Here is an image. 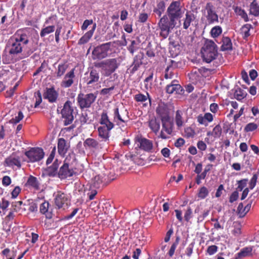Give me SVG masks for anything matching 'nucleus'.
<instances>
[{"label": "nucleus", "instance_id": "obj_1", "mask_svg": "<svg viewBox=\"0 0 259 259\" xmlns=\"http://www.w3.org/2000/svg\"><path fill=\"white\" fill-rule=\"evenodd\" d=\"M28 41V37L26 34L22 31H17L9 40L7 47L9 54L12 55L20 54Z\"/></svg>", "mask_w": 259, "mask_h": 259}, {"label": "nucleus", "instance_id": "obj_2", "mask_svg": "<svg viewBox=\"0 0 259 259\" xmlns=\"http://www.w3.org/2000/svg\"><path fill=\"white\" fill-rule=\"evenodd\" d=\"M202 57L206 63H210L217 56V47L212 40L207 39L201 49Z\"/></svg>", "mask_w": 259, "mask_h": 259}, {"label": "nucleus", "instance_id": "obj_3", "mask_svg": "<svg viewBox=\"0 0 259 259\" xmlns=\"http://www.w3.org/2000/svg\"><path fill=\"white\" fill-rule=\"evenodd\" d=\"M94 66L96 67L101 68L103 75L108 77L118 68L119 63L117 62V59L112 58L95 63Z\"/></svg>", "mask_w": 259, "mask_h": 259}, {"label": "nucleus", "instance_id": "obj_4", "mask_svg": "<svg viewBox=\"0 0 259 259\" xmlns=\"http://www.w3.org/2000/svg\"><path fill=\"white\" fill-rule=\"evenodd\" d=\"M183 14L180 2L173 1L167 9L166 16L172 23L177 24L176 20L181 18Z\"/></svg>", "mask_w": 259, "mask_h": 259}, {"label": "nucleus", "instance_id": "obj_5", "mask_svg": "<svg viewBox=\"0 0 259 259\" xmlns=\"http://www.w3.org/2000/svg\"><path fill=\"white\" fill-rule=\"evenodd\" d=\"M203 16L206 18V25H210L219 22V17L214 10V7L210 3L206 4L202 10Z\"/></svg>", "mask_w": 259, "mask_h": 259}, {"label": "nucleus", "instance_id": "obj_6", "mask_svg": "<svg viewBox=\"0 0 259 259\" xmlns=\"http://www.w3.org/2000/svg\"><path fill=\"white\" fill-rule=\"evenodd\" d=\"M158 25L160 30V35L163 38H166L176 24L172 23L166 15H164L159 20Z\"/></svg>", "mask_w": 259, "mask_h": 259}, {"label": "nucleus", "instance_id": "obj_7", "mask_svg": "<svg viewBox=\"0 0 259 259\" xmlns=\"http://www.w3.org/2000/svg\"><path fill=\"white\" fill-rule=\"evenodd\" d=\"M97 98V94L90 93L84 94L80 93L78 95L77 101L81 109L88 108L95 102Z\"/></svg>", "mask_w": 259, "mask_h": 259}, {"label": "nucleus", "instance_id": "obj_8", "mask_svg": "<svg viewBox=\"0 0 259 259\" xmlns=\"http://www.w3.org/2000/svg\"><path fill=\"white\" fill-rule=\"evenodd\" d=\"M72 103L70 101H67L64 104L63 108L61 113L62 117L64 119L63 122L65 125L71 124L73 119V109L72 106Z\"/></svg>", "mask_w": 259, "mask_h": 259}, {"label": "nucleus", "instance_id": "obj_9", "mask_svg": "<svg viewBox=\"0 0 259 259\" xmlns=\"http://www.w3.org/2000/svg\"><path fill=\"white\" fill-rule=\"evenodd\" d=\"M110 47V42H107L95 47L92 51V59L94 60H102L107 57Z\"/></svg>", "mask_w": 259, "mask_h": 259}, {"label": "nucleus", "instance_id": "obj_10", "mask_svg": "<svg viewBox=\"0 0 259 259\" xmlns=\"http://www.w3.org/2000/svg\"><path fill=\"white\" fill-rule=\"evenodd\" d=\"M162 123V130L159 137L162 139L169 138L173 131L174 122L171 117L161 120Z\"/></svg>", "mask_w": 259, "mask_h": 259}, {"label": "nucleus", "instance_id": "obj_11", "mask_svg": "<svg viewBox=\"0 0 259 259\" xmlns=\"http://www.w3.org/2000/svg\"><path fill=\"white\" fill-rule=\"evenodd\" d=\"M25 155L29 159L28 161L35 162L41 160L44 157L45 153L41 148H31L25 152Z\"/></svg>", "mask_w": 259, "mask_h": 259}, {"label": "nucleus", "instance_id": "obj_12", "mask_svg": "<svg viewBox=\"0 0 259 259\" xmlns=\"http://www.w3.org/2000/svg\"><path fill=\"white\" fill-rule=\"evenodd\" d=\"M135 142L139 148L147 152H153L154 146L152 141L142 137H137Z\"/></svg>", "mask_w": 259, "mask_h": 259}, {"label": "nucleus", "instance_id": "obj_13", "mask_svg": "<svg viewBox=\"0 0 259 259\" xmlns=\"http://www.w3.org/2000/svg\"><path fill=\"white\" fill-rule=\"evenodd\" d=\"M84 77V81L89 87H94L98 85L100 79V74L98 71L92 69L89 73H85Z\"/></svg>", "mask_w": 259, "mask_h": 259}, {"label": "nucleus", "instance_id": "obj_14", "mask_svg": "<svg viewBox=\"0 0 259 259\" xmlns=\"http://www.w3.org/2000/svg\"><path fill=\"white\" fill-rule=\"evenodd\" d=\"M55 203L58 208L65 209L69 203L67 195L61 191L58 192L55 197Z\"/></svg>", "mask_w": 259, "mask_h": 259}, {"label": "nucleus", "instance_id": "obj_15", "mask_svg": "<svg viewBox=\"0 0 259 259\" xmlns=\"http://www.w3.org/2000/svg\"><path fill=\"white\" fill-rule=\"evenodd\" d=\"M7 166L13 168H20L21 166V156L17 153H14L5 160Z\"/></svg>", "mask_w": 259, "mask_h": 259}, {"label": "nucleus", "instance_id": "obj_16", "mask_svg": "<svg viewBox=\"0 0 259 259\" xmlns=\"http://www.w3.org/2000/svg\"><path fill=\"white\" fill-rule=\"evenodd\" d=\"M74 174V171L72 167L66 163H63L58 170V178L61 180L66 179L73 176Z\"/></svg>", "mask_w": 259, "mask_h": 259}, {"label": "nucleus", "instance_id": "obj_17", "mask_svg": "<svg viewBox=\"0 0 259 259\" xmlns=\"http://www.w3.org/2000/svg\"><path fill=\"white\" fill-rule=\"evenodd\" d=\"M156 113L160 120L170 117L168 106L164 103H160L158 104L156 109Z\"/></svg>", "mask_w": 259, "mask_h": 259}, {"label": "nucleus", "instance_id": "obj_18", "mask_svg": "<svg viewBox=\"0 0 259 259\" xmlns=\"http://www.w3.org/2000/svg\"><path fill=\"white\" fill-rule=\"evenodd\" d=\"M125 118L120 113L118 108L116 107L113 109V121L122 131L125 129L127 121Z\"/></svg>", "mask_w": 259, "mask_h": 259}, {"label": "nucleus", "instance_id": "obj_19", "mask_svg": "<svg viewBox=\"0 0 259 259\" xmlns=\"http://www.w3.org/2000/svg\"><path fill=\"white\" fill-rule=\"evenodd\" d=\"M44 98L47 99L50 103H55L57 101L59 93L55 90L54 87L51 88H47L43 94Z\"/></svg>", "mask_w": 259, "mask_h": 259}, {"label": "nucleus", "instance_id": "obj_20", "mask_svg": "<svg viewBox=\"0 0 259 259\" xmlns=\"http://www.w3.org/2000/svg\"><path fill=\"white\" fill-rule=\"evenodd\" d=\"M75 69H72L70 71L67 72L63 79L61 82V86L64 88L70 87L74 82V78H75L74 74Z\"/></svg>", "mask_w": 259, "mask_h": 259}, {"label": "nucleus", "instance_id": "obj_21", "mask_svg": "<svg viewBox=\"0 0 259 259\" xmlns=\"http://www.w3.org/2000/svg\"><path fill=\"white\" fill-rule=\"evenodd\" d=\"M182 91V87L178 83V81L176 80H172L171 83L168 84L166 87V92L169 94H180Z\"/></svg>", "mask_w": 259, "mask_h": 259}, {"label": "nucleus", "instance_id": "obj_22", "mask_svg": "<svg viewBox=\"0 0 259 259\" xmlns=\"http://www.w3.org/2000/svg\"><path fill=\"white\" fill-rule=\"evenodd\" d=\"M70 145L67 141L63 138H60L58 141V152L59 154L64 156L67 153Z\"/></svg>", "mask_w": 259, "mask_h": 259}, {"label": "nucleus", "instance_id": "obj_23", "mask_svg": "<svg viewBox=\"0 0 259 259\" xmlns=\"http://www.w3.org/2000/svg\"><path fill=\"white\" fill-rule=\"evenodd\" d=\"M60 162L58 159H56L52 165L48 167L46 169V174L49 177H57L58 174V167Z\"/></svg>", "mask_w": 259, "mask_h": 259}, {"label": "nucleus", "instance_id": "obj_24", "mask_svg": "<svg viewBox=\"0 0 259 259\" xmlns=\"http://www.w3.org/2000/svg\"><path fill=\"white\" fill-rule=\"evenodd\" d=\"M196 19V16L191 11H187L185 17L182 19L183 27L184 29H187Z\"/></svg>", "mask_w": 259, "mask_h": 259}, {"label": "nucleus", "instance_id": "obj_25", "mask_svg": "<svg viewBox=\"0 0 259 259\" xmlns=\"http://www.w3.org/2000/svg\"><path fill=\"white\" fill-rule=\"evenodd\" d=\"M96 28V24L95 23L93 26L92 29L87 32L78 40V45H81L85 44H87L89 41L90 40V39L92 38L94 31Z\"/></svg>", "mask_w": 259, "mask_h": 259}, {"label": "nucleus", "instance_id": "obj_26", "mask_svg": "<svg viewBox=\"0 0 259 259\" xmlns=\"http://www.w3.org/2000/svg\"><path fill=\"white\" fill-rule=\"evenodd\" d=\"M100 123L107 127L109 130H112L114 127V123L111 122L106 111H103L101 115Z\"/></svg>", "mask_w": 259, "mask_h": 259}, {"label": "nucleus", "instance_id": "obj_27", "mask_svg": "<svg viewBox=\"0 0 259 259\" xmlns=\"http://www.w3.org/2000/svg\"><path fill=\"white\" fill-rule=\"evenodd\" d=\"M213 116L210 113H206L203 116L199 115L198 116L197 119L199 124L207 126L209 122L213 120Z\"/></svg>", "mask_w": 259, "mask_h": 259}, {"label": "nucleus", "instance_id": "obj_28", "mask_svg": "<svg viewBox=\"0 0 259 259\" xmlns=\"http://www.w3.org/2000/svg\"><path fill=\"white\" fill-rule=\"evenodd\" d=\"M184 112L181 110H178L176 112L175 121L178 129L182 127L185 123V118L183 117Z\"/></svg>", "mask_w": 259, "mask_h": 259}, {"label": "nucleus", "instance_id": "obj_29", "mask_svg": "<svg viewBox=\"0 0 259 259\" xmlns=\"http://www.w3.org/2000/svg\"><path fill=\"white\" fill-rule=\"evenodd\" d=\"M49 203L45 201L43 202L39 206L40 212L46 215L47 219H50L52 218V213L49 211Z\"/></svg>", "mask_w": 259, "mask_h": 259}, {"label": "nucleus", "instance_id": "obj_30", "mask_svg": "<svg viewBox=\"0 0 259 259\" xmlns=\"http://www.w3.org/2000/svg\"><path fill=\"white\" fill-rule=\"evenodd\" d=\"M111 130H109L107 127L101 126L98 128V135L103 141H107L109 140V132Z\"/></svg>", "mask_w": 259, "mask_h": 259}, {"label": "nucleus", "instance_id": "obj_31", "mask_svg": "<svg viewBox=\"0 0 259 259\" xmlns=\"http://www.w3.org/2000/svg\"><path fill=\"white\" fill-rule=\"evenodd\" d=\"M39 183L37 179L32 176H30L26 182V185L30 187L34 190H38L39 189Z\"/></svg>", "mask_w": 259, "mask_h": 259}, {"label": "nucleus", "instance_id": "obj_32", "mask_svg": "<svg viewBox=\"0 0 259 259\" xmlns=\"http://www.w3.org/2000/svg\"><path fill=\"white\" fill-rule=\"evenodd\" d=\"M252 248L246 247L242 248L240 252L236 254L235 259H241L243 257L249 256L251 254Z\"/></svg>", "mask_w": 259, "mask_h": 259}, {"label": "nucleus", "instance_id": "obj_33", "mask_svg": "<svg viewBox=\"0 0 259 259\" xmlns=\"http://www.w3.org/2000/svg\"><path fill=\"white\" fill-rule=\"evenodd\" d=\"M83 145L84 147H88L90 149H97L99 147L98 142L94 139L90 138L84 141Z\"/></svg>", "mask_w": 259, "mask_h": 259}, {"label": "nucleus", "instance_id": "obj_34", "mask_svg": "<svg viewBox=\"0 0 259 259\" xmlns=\"http://www.w3.org/2000/svg\"><path fill=\"white\" fill-rule=\"evenodd\" d=\"M149 127L155 134H157L160 129V122L155 118H152L149 121Z\"/></svg>", "mask_w": 259, "mask_h": 259}, {"label": "nucleus", "instance_id": "obj_35", "mask_svg": "<svg viewBox=\"0 0 259 259\" xmlns=\"http://www.w3.org/2000/svg\"><path fill=\"white\" fill-rule=\"evenodd\" d=\"M221 49L222 51L231 50L232 49V41L229 37L224 36L223 37Z\"/></svg>", "mask_w": 259, "mask_h": 259}, {"label": "nucleus", "instance_id": "obj_36", "mask_svg": "<svg viewBox=\"0 0 259 259\" xmlns=\"http://www.w3.org/2000/svg\"><path fill=\"white\" fill-rule=\"evenodd\" d=\"M134 99L138 102H144L148 99L149 103L151 104V98L148 93L146 95L141 93L136 94L134 96Z\"/></svg>", "mask_w": 259, "mask_h": 259}, {"label": "nucleus", "instance_id": "obj_37", "mask_svg": "<svg viewBox=\"0 0 259 259\" xmlns=\"http://www.w3.org/2000/svg\"><path fill=\"white\" fill-rule=\"evenodd\" d=\"M246 95V92L239 88H237L234 93V98L238 101H241L245 98Z\"/></svg>", "mask_w": 259, "mask_h": 259}, {"label": "nucleus", "instance_id": "obj_38", "mask_svg": "<svg viewBox=\"0 0 259 259\" xmlns=\"http://www.w3.org/2000/svg\"><path fill=\"white\" fill-rule=\"evenodd\" d=\"M75 155L73 152L69 153L65 158L64 163H66L67 165L71 167L75 162Z\"/></svg>", "mask_w": 259, "mask_h": 259}, {"label": "nucleus", "instance_id": "obj_39", "mask_svg": "<svg viewBox=\"0 0 259 259\" xmlns=\"http://www.w3.org/2000/svg\"><path fill=\"white\" fill-rule=\"evenodd\" d=\"M250 13L255 16L259 15V6L255 0H253L250 4Z\"/></svg>", "mask_w": 259, "mask_h": 259}, {"label": "nucleus", "instance_id": "obj_40", "mask_svg": "<svg viewBox=\"0 0 259 259\" xmlns=\"http://www.w3.org/2000/svg\"><path fill=\"white\" fill-rule=\"evenodd\" d=\"M142 64V58L141 56L137 55L135 57L134 62L132 64V71L135 72L138 70L140 65Z\"/></svg>", "mask_w": 259, "mask_h": 259}, {"label": "nucleus", "instance_id": "obj_41", "mask_svg": "<svg viewBox=\"0 0 259 259\" xmlns=\"http://www.w3.org/2000/svg\"><path fill=\"white\" fill-rule=\"evenodd\" d=\"M68 67V65L66 63L59 64L56 71L57 77H60L62 76L66 71Z\"/></svg>", "mask_w": 259, "mask_h": 259}, {"label": "nucleus", "instance_id": "obj_42", "mask_svg": "<svg viewBox=\"0 0 259 259\" xmlns=\"http://www.w3.org/2000/svg\"><path fill=\"white\" fill-rule=\"evenodd\" d=\"M222 31L221 26H215L211 28L210 33L212 37L217 38L222 34Z\"/></svg>", "mask_w": 259, "mask_h": 259}, {"label": "nucleus", "instance_id": "obj_43", "mask_svg": "<svg viewBox=\"0 0 259 259\" xmlns=\"http://www.w3.org/2000/svg\"><path fill=\"white\" fill-rule=\"evenodd\" d=\"M55 30L54 25L49 26L41 29L40 32V35L41 37H45L46 35L53 32Z\"/></svg>", "mask_w": 259, "mask_h": 259}, {"label": "nucleus", "instance_id": "obj_44", "mask_svg": "<svg viewBox=\"0 0 259 259\" xmlns=\"http://www.w3.org/2000/svg\"><path fill=\"white\" fill-rule=\"evenodd\" d=\"M209 194V191L207 188L204 186L201 187L198 191L197 196L200 199H204Z\"/></svg>", "mask_w": 259, "mask_h": 259}, {"label": "nucleus", "instance_id": "obj_45", "mask_svg": "<svg viewBox=\"0 0 259 259\" xmlns=\"http://www.w3.org/2000/svg\"><path fill=\"white\" fill-rule=\"evenodd\" d=\"M209 168L205 167L204 171L201 173L197 175L196 178V183L197 184L199 185L201 183V180L205 178L207 172L209 171Z\"/></svg>", "mask_w": 259, "mask_h": 259}, {"label": "nucleus", "instance_id": "obj_46", "mask_svg": "<svg viewBox=\"0 0 259 259\" xmlns=\"http://www.w3.org/2000/svg\"><path fill=\"white\" fill-rule=\"evenodd\" d=\"M103 183V180L101 176H96L93 180V186L96 188H99Z\"/></svg>", "mask_w": 259, "mask_h": 259}, {"label": "nucleus", "instance_id": "obj_47", "mask_svg": "<svg viewBox=\"0 0 259 259\" xmlns=\"http://www.w3.org/2000/svg\"><path fill=\"white\" fill-rule=\"evenodd\" d=\"M24 117L23 113L21 111H19L18 115L15 116V117L12 118L9 121L10 123L12 124H17Z\"/></svg>", "mask_w": 259, "mask_h": 259}, {"label": "nucleus", "instance_id": "obj_48", "mask_svg": "<svg viewBox=\"0 0 259 259\" xmlns=\"http://www.w3.org/2000/svg\"><path fill=\"white\" fill-rule=\"evenodd\" d=\"M213 137L214 138H219L220 137L222 133V129L220 124L217 125L213 129Z\"/></svg>", "mask_w": 259, "mask_h": 259}, {"label": "nucleus", "instance_id": "obj_49", "mask_svg": "<svg viewBox=\"0 0 259 259\" xmlns=\"http://www.w3.org/2000/svg\"><path fill=\"white\" fill-rule=\"evenodd\" d=\"M204 68H200V69H195V70H193L191 73L190 78H194L195 79H197L200 77V74L202 73V71H204Z\"/></svg>", "mask_w": 259, "mask_h": 259}, {"label": "nucleus", "instance_id": "obj_50", "mask_svg": "<svg viewBox=\"0 0 259 259\" xmlns=\"http://www.w3.org/2000/svg\"><path fill=\"white\" fill-rule=\"evenodd\" d=\"M235 12L237 15L240 16L242 18H243L245 21H248L247 15L244 10L241 9L240 8L236 7L235 9Z\"/></svg>", "mask_w": 259, "mask_h": 259}, {"label": "nucleus", "instance_id": "obj_51", "mask_svg": "<svg viewBox=\"0 0 259 259\" xmlns=\"http://www.w3.org/2000/svg\"><path fill=\"white\" fill-rule=\"evenodd\" d=\"M257 127V125L254 122L249 123L245 126L244 131L246 132H252L255 130Z\"/></svg>", "mask_w": 259, "mask_h": 259}, {"label": "nucleus", "instance_id": "obj_52", "mask_svg": "<svg viewBox=\"0 0 259 259\" xmlns=\"http://www.w3.org/2000/svg\"><path fill=\"white\" fill-rule=\"evenodd\" d=\"M248 180L246 179H244L238 181L237 182L238 187L237 190L241 191L246 186Z\"/></svg>", "mask_w": 259, "mask_h": 259}, {"label": "nucleus", "instance_id": "obj_53", "mask_svg": "<svg viewBox=\"0 0 259 259\" xmlns=\"http://www.w3.org/2000/svg\"><path fill=\"white\" fill-rule=\"evenodd\" d=\"M244 207L243 206V203H240L237 209L238 214L240 217H243L246 214V212L245 211V210H244Z\"/></svg>", "mask_w": 259, "mask_h": 259}, {"label": "nucleus", "instance_id": "obj_54", "mask_svg": "<svg viewBox=\"0 0 259 259\" xmlns=\"http://www.w3.org/2000/svg\"><path fill=\"white\" fill-rule=\"evenodd\" d=\"M195 245V242L193 241L190 244H189L188 247L186 248L185 250L186 254L190 257L192 255L193 251L194 246Z\"/></svg>", "mask_w": 259, "mask_h": 259}, {"label": "nucleus", "instance_id": "obj_55", "mask_svg": "<svg viewBox=\"0 0 259 259\" xmlns=\"http://www.w3.org/2000/svg\"><path fill=\"white\" fill-rule=\"evenodd\" d=\"M157 9L156 11L157 14L160 16L165 8V4L164 2L161 1L157 4Z\"/></svg>", "mask_w": 259, "mask_h": 259}, {"label": "nucleus", "instance_id": "obj_56", "mask_svg": "<svg viewBox=\"0 0 259 259\" xmlns=\"http://www.w3.org/2000/svg\"><path fill=\"white\" fill-rule=\"evenodd\" d=\"M184 133L186 136H187L188 138L193 137L195 135L194 130L190 127H186L185 129Z\"/></svg>", "mask_w": 259, "mask_h": 259}, {"label": "nucleus", "instance_id": "obj_57", "mask_svg": "<svg viewBox=\"0 0 259 259\" xmlns=\"http://www.w3.org/2000/svg\"><path fill=\"white\" fill-rule=\"evenodd\" d=\"M257 179V175L256 174H254L252 178L251 179L249 184V187L251 190L253 189L255 187L256 184Z\"/></svg>", "mask_w": 259, "mask_h": 259}, {"label": "nucleus", "instance_id": "obj_58", "mask_svg": "<svg viewBox=\"0 0 259 259\" xmlns=\"http://www.w3.org/2000/svg\"><path fill=\"white\" fill-rule=\"evenodd\" d=\"M137 45V42L135 40L132 41L131 45L128 48V50L131 54H133L134 52L138 49V47Z\"/></svg>", "mask_w": 259, "mask_h": 259}, {"label": "nucleus", "instance_id": "obj_59", "mask_svg": "<svg viewBox=\"0 0 259 259\" xmlns=\"http://www.w3.org/2000/svg\"><path fill=\"white\" fill-rule=\"evenodd\" d=\"M251 27V25L246 24L242 27V31L244 34V37H247L250 35L249 30Z\"/></svg>", "mask_w": 259, "mask_h": 259}, {"label": "nucleus", "instance_id": "obj_60", "mask_svg": "<svg viewBox=\"0 0 259 259\" xmlns=\"http://www.w3.org/2000/svg\"><path fill=\"white\" fill-rule=\"evenodd\" d=\"M172 68V67L170 66H167L165 69L164 77L166 79H171L173 77L174 73L169 70Z\"/></svg>", "mask_w": 259, "mask_h": 259}, {"label": "nucleus", "instance_id": "obj_61", "mask_svg": "<svg viewBox=\"0 0 259 259\" xmlns=\"http://www.w3.org/2000/svg\"><path fill=\"white\" fill-rule=\"evenodd\" d=\"M238 197L239 193L237 191H235L231 194L229 197V202L230 203H233L238 199Z\"/></svg>", "mask_w": 259, "mask_h": 259}, {"label": "nucleus", "instance_id": "obj_62", "mask_svg": "<svg viewBox=\"0 0 259 259\" xmlns=\"http://www.w3.org/2000/svg\"><path fill=\"white\" fill-rule=\"evenodd\" d=\"M192 217V210L190 207H188L186 210L184 218L187 222H189L191 218Z\"/></svg>", "mask_w": 259, "mask_h": 259}, {"label": "nucleus", "instance_id": "obj_63", "mask_svg": "<svg viewBox=\"0 0 259 259\" xmlns=\"http://www.w3.org/2000/svg\"><path fill=\"white\" fill-rule=\"evenodd\" d=\"M23 204L22 201H16L15 202H13L12 204V207L14 211H18L21 208V206Z\"/></svg>", "mask_w": 259, "mask_h": 259}, {"label": "nucleus", "instance_id": "obj_64", "mask_svg": "<svg viewBox=\"0 0 259 259\" xmlns=\"http://www.w3.org/2000/svg\"><path fill=\"white\" fill-rule=\"evenodd\" d=\"M218 247L216 245L209 246L207 249V252L209 255L214 254L218 250Z\"/></svg>", "mask_w": 259, "mask_h": 259}]
</instances>
